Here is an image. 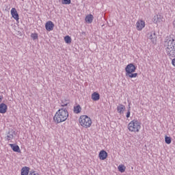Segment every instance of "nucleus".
Returning <instances> with one entry per match:
<instances>
[{
	"instance_id": "f257e3e1",
	"label": "nucleus",
	"mask_w": 175,
	"mask_h": 175,
	"mask_svg": "<svg viewBox=\"0 0 175 175\" xmlns=\"http://www.w3.org/2000/svg\"><path fill=\"white\" fill-rule=\"evenodd\" d=\"M164 47H165V55L170 58L173 59L175 58V38L173 36H167L164 40Z\"/></svg>"
},
{
	"instance_id": "f03ea898",
	"label": "nucleus",
	"mask_w": 175,
	"mask_h": 175,
	"mask_svg": "<svg viewBox=\"0 0 175 175\" xmlns=\"http://www.w3.org/2000/svg\"><path fill=\"white\" fill-rule=\"evenodd\" d=\"M68 118L69 112H68V109L62 108L56 112L53 117V120L56 124H61V122L66 121Z\"/></svg>"
},
{
	"instance_id": "7ed1b4c3",
	"label": "nucleus",
	"mask_w": 175,
	"mask_h": 175,
	"mask_svg": "<svg viewBox=\"0 0 175 175\" xmlns=\"http://www.w3.org/2000/svg\"><path fill=\"white\" fill-rule=\"evenodd\" d=\"M137 67L133 64V63L129 64L125 68L126 76L130 79L137 77V73L136 72Z\"/></svg>"
},
{
	"instance_id": "20e7f679",
	"label": "nucleus",
	"mask_w": 175,
	"mask_h": 175,
	"mask_svg": "<svg viewBox=\"0 0 175 175\" xmlns=\"http://www.w3.org/2000/svg\"><path fill=\"white\" fill-rule=\"evenodd\" d=\"M140 128H142V126H140V122L137 120H133L128 124V129L130 132H139Z\"/></svg>"
},
{
	"instance_id": "39448f33",
	"label": "nucleus",
	"mask_w": 175,
	"mask_h": 175,
	"mask_svg": "<svg viewBox=\"0 0 175 175\" xmlns=\"http://www.w3.org/2000/svg\"><path fill=\"white\" fill-rule=\"evenodd\" d=\"M79 124L83 128H90V126H91V124H92V121L91 120V118L90 117L83 115L81 116L79 118Z\"/></svg>"
},
{
	"instance_id": "423d86ee",
	"label": "nucleus",
	"mask_w": 175,
	"mask_h": 175,
	"mask_svg": "<svg viewBox=\"0 0 175 175\" xmlns=\"http://www.w3.org/2000/svg\"><path fill=\"white\" fill-rule=\"evenodd\" d=\"M144 27H146V22H144V21L139 20L137 22L136 28H137V31H142V29H143V28H144Z\"/></svg>"
},
{
	"instance_id": "0eeeda50",
	"label": "nucleus",
	"mask_w": 175,
	"mask_h": 175,
	"mask_svg": "<svg viewBox=\"0 0 175 175\" xmlns=\"http://www.w3.org/2000/svg\"><path fill=\"white\" fill-rule=\"evenodd\" d=\"M108 157L107 154V152H106V150H102L98 154V157L99 159H100V161H105V159H106Z\"/></svg>"
},
{
	"instance_id": "6e6552de",
	"label": "nucleus",
	"mask_w": 175,
	"mask_h": 175,
	"mask_svg": "<svg viewBox=\"0 0 175 175\" xmlns=\"http://www.w3.org/2000/svg\"><path fill=\"white\" fill-rule=\"evenodd\" d=\"M11 14L13 18H14V20H16V21H18V20H20L18 13L17 12V10H16V8H12Z\"/></svg>"
},
{
	"instance_id": "1a4fd4ad",
	"label": "nucleus",
	"mask_w": 175,
	"mask_h": 175,
	"mask_svg": "<svg viewBox=\"0 0 175 175\" xmlns=\"http://www.w3.org/2000/svg\"><path fill=\"white\" fill-rule=\"evenodd\" d=\"M45 29L49 31H53V29H54V23L51 21L46 22L45 24Z\"/></svg>"
},
{
	"instance_id": "9d476101",
	"label": "nucleus",
	"mask_w": 175,
	"mask_h": 175,
	"mask_svg": "<svg viewBox=\"0 0 175 175\" xmlns=\"http://www.w3.org/2000/svg\"><path fill=\"white\" fill-rule=\"evenodd\" d=\"M148 39H150L152 43H157V34L154 31H152L148 34Z\"/></svg>"
},
{
	"instance_id": "9b49d317",
	"label": "nucleus",
	"mask_w": 175,
	"mask_h": 175,
	"mask_svg": "<svg viewBox=\"0 0 175 175\" xmlns=\"http://www.w3.org/2000/svg\"><path fill=\"white\" fill-rule=\"evenodd\" d=\"M8 111V105L6 104L2 103L0 104V113L5 114Z\"/></svg>"
},
{
	"instance_id": "f8f14e48",
	"label": "nucleus",
	"mask_w": 175,
	"mask_h": 175,
	"mask_svg": "<svg viewBox=\"0 0 175 175\" xmlns=\"http://www.w3.org/2000/svg\"><path fill=\"white\" fill-rule=\"evenodd\" d=\"M29 170H30L29 167L25 166L22 167L21 175H29V173L31 172Z\"/></svg>"
},
{
	"instance_id": "ddd939ff",
	"label": "nucleus",
	"mask_w": 175,
	"mask_h": 175,
	"mask_svg": "<svg viewBox=\"0 0 175 175\" xmlns=\"http://www.w3.org/2000/svg\"><path fill=\"white\" fill-rule=\"evenodd\" d=\"M10 146L11 147L12 151H14V152H21V150H20V146H18V145L10 144Z\"/></svg>"
},
{
	"instance_id": "4468645a",
	"label": "nucleus",
	"mask_w": 175,
	"mask_h": 175,
	"mask_svg": "<svg viewBox=\"0 0 175 175\" xmlns=\"http://www.w3.org/2000/svg\"><path fill=\"white\" fill-rule=\"evenodd\" d=\"M92 99L94 101L99 100V99H100V94L96 92H94L92 94Z\"/></svg>"
},
{
	"instance_id": "2eb2a0df",
	"label": "nucleus",
	"mask_w": 175,
	"mask_h": 175,
	"mask_svg": "<svg viewBox=\"0 0 175 175\" xmlns=\"http://www.w3.org/2000/svg\"><path fill=\"white\" fill-rule=\"evenodd\" d=\"M85 21H86L88 24H91L92 21H94V16L92 14H89L86 16Z\"/></svg>"
},
{
	"instance_id": "dca6fc26",
	"label": "nucleus",
	"mask_w": 175,
	"mask_h": 175,
	"mask_svg": "<svg viewBox=\"0 0 175 175\" xmlns=\"http://www.w3.org/2000/svg\"><path fill=\"white\" fill-rule=\"evenodd\" d=\"M152 21L154 24H157V23H161V21H162V16H161V15H156L153 17Z\"/></svg>"
},
{
	"instance_id": "f3484780",
	"label": "nucleus",
	"mask_w": 175,
	"mask_h": 175,
	"mask_svg": "<svg viewBox=\"0 0 175 175\" xmlns=\"http://www.w3.org/2000/svg\"><path fill=\"white\" fill-rule=\"evenodd\" d=\"M14 133H15L14 131L13 130L9 131L7 135V139L10 141L11 139H13V137H14Z\"/></svg>"
},
{
	"instance_id": "a211bd4d",
	"label": "nucleus",
	"mask_w": 175,
	"mask_h": 175,
	"mask_svg": "<svg viewBox=\"0 0 175 175\" xmlns=\"http://www.w3.org/2000/svg\"><path fill=\"white\" fill-rule=\"evenodd\" d=\"M73 111L74 113H75V114H79L81 113V107L80 106V105H77V106H75Z\"/></svg>"
},
{
	"instance_id": "6ab92c4d",
	"label": "nucleus",
	"mask_w": 175,
	"mask_h": 175,
	"mask_svg": "<svg viewBox=\"0 0 175 175\" xmlns=\"http://www.w3.org/2000/svg\"><path fill=\"white\" fill-rule=\"evenodd\" d=\"M125 105L122 104H120L119 106L117 107V111L118 112L121 114L124 110H125Z\"/></svg>"
},
{
	"instance_id": "aec40b11",
	"label": "nucleus",
	"mask_w": 175,
	"mask_h": 175,
	"mask_svg": "<svg viewBox=\"0 0 175 175\" xmlns=\"http://www.w3.org/2000/svg\"><path fill=\"white\" fill-rule=\"evenodd\" d=\"M118 171L120 173H124L125 172V169H126V167L125 165L121 164L118 167Z\"/></svg>"
},
{
	"instance_id": "412c9836",
	"label": "nucleus",
	"mask_w": 175,
	"mask_h": 175,
	"mask_svg": "<svg viewBox=\"0 0 175 175\" xmlns=\"http://www.w3.org/2000/svg\"><path fill=\"white\" fill-rule=\"evenodd\" d=\"M64 41L67 44H70V43H72V38L69 36H66L64 37Z\"/></svg>"
},
{
	"instance_id": "4be33fe9",
	"label": "nucleus",
	"mask_w": 175,
	"mask_h": 175,
	"mask_svg": "<svg viewBox=\"0 0 175 175\" xmlns=\"http://www.w3.org/2000/svg\"><path fill=\"white\" fill-rule=\"evenodd\" d=\"M30 38H31V39L33 40H38L39 39V36H38V33H31Z\"/></svg>"
},
{
	"instance_id": "5701e85b",
	"label": "nucleus",
	"mask_w": 175,
	"mask_h": 175,
	"mask_svg": "<svg viewBox=\"0 0 175 175\" xmlns=\"http://www.w3.org/2000/svg\"><path fill=\"white\" fill-rule=\"evenodd\" d=\"M62 107H65V106L69 105V100H62Z\"/></svg>"
},
{
	"instance_id": "b1692460",
	"label": "nucleus",
	"mask_w": 175,
	"mask_h": 175,
	"mask_svg": "<svg viewBox=\"0 0 175 175\" xmlns=\"http://www.w3.org/2000/svg\"><path fill=\"white\" fill-rule=\"evenodd\" d=\"M165 142L166 144H170V143H172V137L165 136Z\"/></svg>"
},
{
	"instance_id": "393cba45",
	"label": "nucleus",
	"mask_w": 175,
	"mask_h": 175,
	"mask_svg": "<svg viewBox=\"0 0 175 175\" xmlns=\"http://www.w3.org/2000/svg\"><path fill=\"white\" fill-rule=\"evenodd\" d=\"M72 1L71 0H62V3H63V5H70Z\"/></svg>"
},
{
	"instance_id": "a878e982",
	"label": "nucleus",
	"mask_w": 175,
	"mask_h": 175,
	"mask_svg": "<svg viewBox=\"0 0 175 175\" xmlns=\"http://www.w3.org/2000/svg\"><path fill=\"white\" fill-rule=\"evenodd\" d=\"M126 117V118H129L131 117V107H129Z\"/></svg>"
},
{
	"instance_id": "bb28decb",
	"label": "nucleus",
	"mask_w": 175,
	"mask_h": 175,
	"mask_svg": "<svg viewBox=\"0 0 175 175\" xmlns=\"http://www.w3.org/2000/svg\"><path fill=\"white\" fill-rule=\"evenodd\" d=\"M172 59V65H173L174 66H175V58L174 57V59Z\"/></svg>"
},
{
	"instance_id": "cd10ccee",
	"label": "nucleus",
	"mask_w": 175,
	"mask_h": 175,
	"mask_svg": "<svg viewBox=\"0 0 175 175\" xmlns=\"http://www.w3.org/2000/svg\"><path fill=\"white\" fill-rule=\"evenodd\" d=\"M2 99H3V96H0V103L2 102Z\"/></svg>"
},
{
	"instance_id": "c85d7f7f",
	"label": "nucleus",
	"mask_w": 175,
	"mask_h": 175,
	"mask_svg": "<svg viewBox=\"0 0 175 175\" xmlns=\"http://www.w3.org/2000/svg\"><path fill=\"white\" fill-rule=\"evenodd\" d=\"M173 25H174V27L175 28V21H173Z\"/></svg>"
},
{
	"instance_id": "c756f323",
	"label": "nucleus",
	"mask_w": 175,
	"mask_h": 175,
	"mask_svg": "<svg viewBox=\"0 0 175 175\" xmlns=\"http://www.w3.org/2000/svg\"><path fill=\"white\" fill-rule=\"evenodd\" d=\"M81 35H85V32L83 31V32L81 33Z\"/></svg>"
},
{
	"instance_id": "7c9ffc66",
	"label": "nucleus",
	"mask_w": 175,
	"mask_h": 175,
	"mask_svg": "<svg viewBox=\"0 0 175 175\" xmlns=\"http://www.w3.org/2000/svg\"><path fill=\"white\" fill-rule=\"evenodd\" d=\"M139 1H142V0H139Z\"/></svg>"
}]
</instances>
